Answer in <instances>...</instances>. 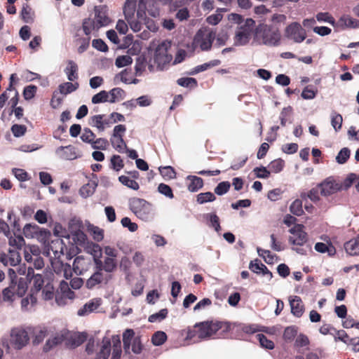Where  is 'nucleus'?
I'll list each match as a JSON object with an SVG mask.
<instances>
[{"label": "nucleus", "mask_w": 359, "mask_h": 359, "mask_svg": "<svg viewBox=\"0 0 359 359\" xmlns=\"http://www.w3.org/2000/svg\"><path fill=\"white\" fill-rule=\"evenodd\" d=\"M220 329L227 331L229 330V325L226 323L212 320L197 323L194 325V329L188 331L187 338L194 339L197 337L198 341L207 340Z\"/></svg>", "instance_id": "1"}, {"label": "nucleus", "mask_w": 359, "mask_h": 359, "mask_svg": "<svg viewBox=\"0 0 359 359\" xmlns=\"http://www.w3.org/2000/svg\"><path fill=\"white\" fill-rule=\"evenodd\" d=\"M151 46L154 50V59L155 63H156L158 68L161 70L163 69L172 59L170 53L171 42L168 40L153 41Z\"/></svg>", "instance_id": "2"}, {"label": "nucleus", "mask_w": 359, "mask_h": 359, "mask_svg": "<svg viewBox=\"0 0 359 359\" xmlns=\"http://www.w3.org/2000/svg\"><path fill=\"white\" fill-rule=\"evenodd\" d=\"M255 39L259 43L273 46L278 44L280 34L274 26L260 25L255 29Z\"/></svg>", "instance_id": "3"}, {"label": "nucleus", "mask_w": 359, "mask_h": 359, "mask_svg": "<svg viewBox=\"0 0 359 359\" xmlns=\"http://www.w3.org/2000/svg\"><path fill=\"white\" fill-rule=\"evenodd\" d=\"M130 209L141 220L151 221L155 216L152 204L144 199L133 198L129 201Z\"/></svg>", "instance_id": "4"}, {"label": "nucleus", "mask_w": 359, "mask_h": 359, "mask_svg": "<svg viewBox=\"0 0 359 359\" xmlns=\"http://www.w3.org/2000/svg\"><path fill=\"white\" fill-rule=\"evenodd\" d=\"M255 23L252 18H247L244 23L236 27L233 38L235 46H241L249 43L254 31Z\"/></svg>", "instance_id": "5"}, {"label": "nucleus", "mask_w": 359, "mask_h": 359, "mask_svg": "<svg viewBox=\"0 0 359 359\" xmlns=\"http://www.w3.org/2000/svg\"><path fill=\"white\" fill-rule=\"evenodd\" d=\"M215 36L216 32L212 29L201 28L196 32L193 43L195 47H199L202 50H209Z\"/></svg>", "instance_id": "6"}, {"label": "nucleus", "mask_w": 359, "mask_h": 359, "mask_svg": "<svg viewBox=\"0 0 359 359\" xmlns=\"http://www.w3.org/2000/svg\"><path fill=\"white\" fill-rule=\"evenodd\" d=\"M10 336L11 344L18 350L22 349L29 341V337L27 331L22 328H13L11 330Z\"/></svg>", "instance_id": "7"}, {"label": "nucleus", "mask_w": 359, "mask_h": 359, "mask_svg": "<svg viewBox=\"0 0 359 359\" xmlns=\"http://www.w3.org/2000/svg\"><path fill=\"white\" fill-rule=\"evenodd\" d=\"M322 196H328L342 189L341 183L337 182L333 177H329L318 184Z\"/></svg>", "instance_id": "8"}, {"label": "nucleus", "mask_w": 359, "mask_h": 359, "mask_svg": "<svg viewBox=\"0 0 359 359\" xmlns=\"http://www.w3.org/2000/svg\"><path fill=\"white\" fill-rule=\"evenodd\" d=\"M285 36L296 43H301L306 39V33L299 23L293 22L286 27Z\"/></svg>", "instance_id": "9"}, {"label": "nucleus", "mask_w": 359, "mask_h": 359, "mask_svg": "<svg viewBox=\"0 0 359 359\" xmlns=\"http://www.w3.org/2000/svg\"><path fill=\"white\" fill-rule=\"evenodd\" d=\"M111 278L112 276L111 274L104 273V272L101 271L100 269L99 271H95L86 280V286L88 289H93L100 285H107Z\"/></svg>", "instance_id": "10"}, {"label": "nucleus", "mask_w": 359, "mask_h": 359, "mask_svg": "<svg viewBox=\"0 0 359 359\" xmlns=\"http://www.w3.org/2000/svg\"><path fill=\"white\" fill-rule=\"evenodd\" d=\"M23 234L27 238H45L50 232L44 229H41L36 224H27L23 228Z\"/></svg>", "instance_id": "11"}, {"label": "nucleus", "mask_w": 359, "mask_h": 359, "mask_svg": "<svg viewBox=\"0 0 359 359\" xmlns=\"http://www.w3.org/2000/svg\"><path fill=\"white\" fill-rule=\"evenodd\" d=\"M359 27V20L349 15H342L337 21H335L334 28L340 30L355 29Z\"/></svg>", "instance_id": "12"}, {"label": "nucleus", "mask_w": 359, "mask_h": 359, "mask_svg": "<svg viewBox=\"0 0 359 359\" xmlns=\"http://www.w3.org/2000/svg\"><path fill=\"white\" fill-rule=\"evenodd\" d=\"M21 262V257L17 249L9 250L8 253H0V262L4 266H15Z\"/></svg>", "instance_id": "13"}, {"label": "nucleus", "mask_w": 359, "mask_h": 359, "mask_svg": "<svg viewBox=\"0 0 359 359\" xmlns=\"http://www.w3.org/2000/svg\"><path fill=\"white\" fill-rule=\"evenodd\" d=\"M91 259L83 256L76 257L73 262L72 269L77 275H82L87 271L91 266Z\"/></svg>", "instance_id": "14"}, {"label": "nucleus", "mask_w": 359, "mask_h": 359, "mask_svg": "<svg viewBox=\"0 0 359 359\" xmlns=\"http://www.w3.org/2000/svg\"><path fill=\"white\" fill-rule=\"evenodd\" d=\"M292 236L289 238V241L295 245L302 246L307 241V234L304 232L300 226H294L290 229Z\"/></svg>", "instance_id": "15"}, {"label": "nucleus", "mask_w": 359, "mask_h": 359, "mask_svg": "<svg viewBox=\"0 0 359 359\" xmlns=\"http://www.w3.org/2000/svg\"><path fill=\"white\" fill-rule=\"evenodd\" d=\"M95 16L93 19L96 22L100 29L106 27L110 23V19L107 16V9L105 6H95Z\"/></svg>", "instance_id": "16"}, {"label": "nucleus", "mask_w": 359, "mask_h": 359, "mask_svg": "<svg viewBox=\"0 0 359 359\" xmlns=\"http://www.w3.org/2000/svg\"><path fill=\"white\" fill-rule=\"evenodd\" d=\"M65 337L67 345L72 348H76L87 339L88 334L86 332H70L68 331V334H65Z\"/></svg>", "instance_id": "17"}, {"label": "nucleus", "mask_w": 359, "mask_h": 359, "mask_svg": "<svg viewBox=\"0 0 359 359\" xmlns=\"http://www.w3.org/2000/svg\"><path fill=\"white\" fill-rule=\"evenodd\" d=\"M97 345L99 346V351L95 359H108L111 350L110 339L104 337L102 342Z\"/></svg>", "instance_id": "18"}, {"label": "nucleus", "mask_w": 359, "mask_h": 359, "mask_svg": "<svg viewBox=\"0 0 359 359\" xmlns=\"http://www.w3.org/2000/svg\"><path fill=\"white\" fill-rule=\"evenodd\" d=\"M56 155L63 160H74L78 157L75 148L69 145L67 147H59L55 151Z\"/></svg>", "instance_id": "19"}, {"label": "nucleus", "mask_w": 359, "mask_h": 359, "mask_svg": "<svg viewBox=\"0 0 359 359\" xmlns=\"http://www.w3.org/2000/svg\"><path fill=\"white\" fill-rule=\"evenodd\" d=\"M289 302L291 313L297 318L301 317L304 312V306L302 299L298 296H294L290 298Z\"/></svg>", "instance_id": "20"}, {"label": "nucleus", "mask_w": 359, "mask_h": 359, "mask_svg": "<svg viewBox=\"0 0 359 359\" xmlns=\"http://www.w3.org/2000/svg\"><path fill=\"white\" fill-rule=\"evenodd\" d=\"M102 300L100 298L93 299L78 311V315L83 316L95 311L101 305Z\"/></svg>", "instance_id": "21"}, {"label": "nucleus", "mask_w": 359, "mask_h": 359, "mask_svg": "<svg viewBox=\"0 0 359 359\" xmlns=\"http://www.w3.org/2000/svg\"><path fill=\"white\" fill-rule=\"evenodd\" d=\"M96 22L93 18H86L83 21L82 28L86 35L88 36L94 32H97L100 27L96 25Z\"/></svg>", "instance_id": "22"}, {"label": "nucleus", "mask_w": 359, "mask_h": 359, "mask_svg": "<svg viewBox=\"0 0 359 359\" xmlns=\"http://www.w3.org/2000/svg\"><path fill=\"white\" fill-rule=\"evenodd\" d=\"M186 180L189 182L187 184V187L189 191L191 192L197 191L198 189L203 187V182L202 178L199 177L189 175L187 177Z\"/></svg>", "instance_id": "23"}, {"label": "nucleus", "mask_w": 359, "mask_h": 359, "mask_svg": "<svg viewBox=\"0 0 359 359\" xmlns=\"http://www.w3.org/2000/svg\"><path fill=\"white\" fill-rule=\"evenodd\" d=\"M346 252L351 256L359 255V236L351 239L344 244Z\"/></svg>", "instance_id": "24"}, {"label": "nucleus", "mask_w": 359, "mask_h": 359, "mask_svg": "<svg viewBox=\"0 0 359 359\" xmlns=\"http://www.w3.org/2000/svg\"><path fill=\"white\" fill-rule=\"evenodd\" d=\"M136 337L133 329H127L123 333V348L126 353H129L132 342Z\"/></svg>", "instance_id": "25"}, {"label": "nucleus", "mask_w": 359, "mask_h": 359, "mask_svg": "<svg viewBox=\"0 0 359 359\" xmlns=\"http://www.w3.org/2000/svg\"><path fill=\"white\" fill-rule=\"evenodd\" d=\"M97 187V183L95 181H92L81 187L79 194L82 198H86L94 194Z\"/></svg>", "instance_id": "26"}, {"label": "nucleus", "mask_w": 359, "mask_h": 359, "mask_svg": "<svg viewBox=\"0 0 359 359\" xmlns=\"http://www.w3.org/2000/svg\"><path fill=\"white\" fill-rule=\"evenodd\" d=\"M137 0H126L124 7L123 13L126 20L133 19L135 8Z\"/></svg>", "instance_id": "27"}, {"label": "nucleus", "mask_w": 359, "mask_h": 359, "mask_svg": "<svg viewBox=\"0 0 359 359\" xmlns=\"http://www.w3.org/2000/svg\"><path fill=\"white\" fill-rule=\"evenodd\" d=\"M11 285L15 294L19 297H22L26 293L27 290V282L23 278H20L19 280L15 283L12 280Z\"/></svg>", "instance_id": "28"}, {"label": "nucleus", "mask_w": 359, "mask_h": 359, "mask_svg": "<svg viewBox=\"0 0 359 359\" xmlns=\"http://www.w3.org/2000/svg\"><path fill=\"white\" fill-rule=\"evenodd\" d=\"M109 102L114 103L124 99L125 91L120 88H114L108 92Z\"/></svg>", "instance_id": "29"}, {"label": "nucleus", "mask_w": 359, "mask_h": 359, "mask_svg": "<svg viewBox=\"0 0 359 359\" xmlns=\"http://www.w3.org/2000/svg\"><path fill=\"white\" fill-rule=\"evenodd\" d=\"M77 70V65L74 61L69 60L65 69V72L66 73L69 81H73L78 78V74L76 73Z\"/></svg>", "instance_id": "30"}, {"label": "nucleus", "mask_w": 359, "mask_h": 359, "mask_svg": "<svg viewBox=\"0 0 359 359\" xmlns=\"http://www.w3.org/2000/svg\"><path fill=\"white\" fill-rule=\"evenodd\" d=\"M113 148L116 150L118 153L124 154L125 150L127 149V145L121 137H111L110 139Z\"/></svg>", "instance_id": "31"}, {"label": "nucleus", "mask_w": 359, "mask_h": 359, "mask_svg": "<svg viewBox=\"0 0 359 359\" xmlns=\"http://www.w3.org/2000/svg\"><path fill=\"white\" fill-rule=\"evenodd\" d=\"M221 61L219 60H213L208 62L203 63L201 65L196 66L194 71L191 73V74H198L199 72H204L210 68L218 66L220 65Z\"/></svg>", "instance_id": "32"}, {"label": "nucleus", "mask_w": 359, "mask_h": 359, "mask_svg": "<svg viewBox=\"0 0 359 359\" xmlns=\"http://www.w3.org/2000/svg\"><path fill=\"white\" fill-rule=\"evenodd\" d=\"M79 88L78 83L65 82L59 86V91L60 94L67 95L75 91Z\"/></svg>", "instance_id": "33"}, {"label": "nucleus", "mask_w": 359, "mask_h": 359, "mask_svg": "<svg viewBox=\"0 0 359 359\" xmlns=\"http://www.w3.org/2000/svg\"><path fill=\"white\" fill-rule=\"evenodd\" d=\"M284 166L285 161L281 158H277L272 161L268 165V168L270 172L278 173L283 170Z\"/></svg>", "instance_id": "34"}, {"label": "nucleus", "mask_w": 359, "mask_h": 359, "mask_svg": "<svg viewBox=\"0 0 359 359\" xmlns=\"http://www.w3.org/2000/svg\"><path fill=\"white\" fill-rule=\"evenodd\" d=\"M104 115L99 114L92 116L90 119L89 124L93 127H96L98 130L104 131V126H103V118Z\"/></svg>", "instance_id": "35"}, {"label": "nucleus", "mask_w": 359, "mask_h": 359, "mask_svg": "<svg viewBox=\"0 0 359 359\" xmlns=\"http://www.w3.org/2000/svg\"><path fill=\"white\" fill-rule=\"evenodd\" d=\"M118 181L124 186H126L133 190L136 191L140 188L138 183L134 180L130 179L129 177L121 175L118 177Z\"/></svg>", "instance_id": "36"}, {"label": "nucleus", "mask_w": 359, "mask_h": 359, "mask_svg": "<svg viewBox=\"0 0 359 359\" xmlns=\"http://www.w3.org/2000/svg\"><path fill=\"white\" fill-rule=\"evenodd\" d=\"M343 122L342 116L335 111L331 114V125L334 128L336 132L339 131L341 128Z\"/></svg>", "instance_id": "37"}, {"label": "nucleus", "mask_w": 359, "mask_h": 359, "mask_svg": "<svg viewBox=\"0 0 359 359\" xmlns=\"http://www.w3.org/2000/svg\"><path fill=\"white\" fill-rule=\"evenodd\" d=\"M315 250L320 253L328 252L329 255H333L335 254V248L332 246H328L327 244L324 243H317L315 245Z\"/></svg>", "instance_id": "38"}, {"label": "nucleus", "mask_w": 359, "mask_h": 359, "mask_svg": "<svg viewBox=\"0 0 359 359\" xmlns=\"http://www.w3.org/2000/svg\"><path fill=\"white\" fill-rule=\"evenodd\" d=\"M168 313V312L166 309H162L158 312L149 316L148 320L150 323L161 322L167 317Z\"/></svg>", "instance_id": "39"}, {"label": "nucleus", "mask_w": 359, "mask_h": 359, "mask_svg": "<svg viewBox=\"0 0 359 359\" xmlns=\"http://www.w3.org/2000/svg\"><path fill=\"white\" fill-rule=\"evenodd\" d=\"M256 338L259 341L262 347L269 350H272L274 348V343L272 341L268 339L264 334H257L256 335Z\"/></svg>", "instance_id": "40"}, {"label": "nucleus", "mask_w": 359, "mask_h": 359, "mask_svg": "<svg viewBox=\"0 0 359 359\" xmlns=\"http://www.w3.org/2000/svg\"><path fill=\"white\" fill-rule=\"evenodd\" d=\"M116 262L113 258L106 257L104 259V272L110 274L116 269Z\"/></svg>", "instance_id": "41"}, {"label": "nucleus", "mask_w": 359, "mask_h": 359, "mask_svg": "<svg viewBox=\"0 0 359 359\" xmlns=\"http://www.w3.org/2000/svg\"><path fill=\"white\" fill-rule=\"evenodd\" d=\"M167 339V335L164 332L158 331L156 332L152 337L151 341L155 346H161L162 345Z\"/></svg>", "instance_id": "42"}, {"label": "nucleus", "mask_w": 359, "mask_h": 359, "mask_svg": "<svg viewBox=\"0 0 359 359\" xmlns=\"http://www.w3.org/2000/svg\"><path fill=\"white\" fill-rule=\"evenodd\" d=\"M216 199L215 196L212 192L208 191L201 193L197 195V202L199 204H203L208 202H212Z\"/></svg>", "instance_id": "43"}, {"label": "nucleus", "mask_w": 359, "mask_h": 359, "mask_svg": "<svg viewBox=\"0 0 359 359\" xmlns=\"http://www.w3.org/2000/svg\"><path fill=\"white\" fill-rule=\"evenodd\" d=\"M316 20L320 22H327L334 27L335 20L334 18L327 12L318 13L316 15Z\"/></svg>", "instance_id": "44"}, {"label": "nucleus", "mask_w": 359, "mask_h": 359, "mask_svg": "<svg viewBox=\"0 0 359 359\" xmlns=\"http://www.w3.org/2000/svg\"><path fill=\"white\" fill-rule=\"evenodd\" d=\"M60 290L63 297L70 299L74 298V293L70 290L69 284L66 281L62 280L60 282Z\"/></svg>", "instance_id": "45"}, {"label": "nucleus", "mask_w": 359, "mask_h": 359, "mask_svg": "<svg viewBox=\"0 0 359 359\" xmlns=\"http://www.w3.org/2000/svg\"><path fill=\"white\" fill-rule=\"evenodd\" d=\"M177 83L182 87L192 88L197 86V81L194 78L184 77L178 79Z\"/></svg>", "instance_id": "46"}, {"label": "nucleus", "mask_w": 359, "mask_h": 359, "mask_svg": "<svg viewBox=\"0 0 359 359\" xmlns=\"http://www.w3.org/2000/svg\"><path fill=\"white\" fill-rule=\"evenodd\" d=\"M231 187L230 182L227 181L219 182L215 188L214 191L218 196L226 194Z\"/></svg>", "instance_id": "47"}, {"label": "nucleus", "mask_w": 359, "mask_h": 359, "mask_svg": "<svg viewBox=\"0 0 359 359\" xmlns=\"http://www.w3.org/2000/svg\"><path fill=\"white\" fill-rule=\"evenodd\" d=\"M113 343V351L111 359H120L122 351L121 341L118 337L117 339H115V337H114Z\"/></svg>", "instance_id": "48"}, {"label": "nucleus", "mask_w": 359, "mask_h": 359, "mask_svg": "<svg viewBox=\"0 0 359 359\" xmlns=\"http://www.w3.org/2000/svg\"><path fill=\"white\" fill-rule=\"evenodd\" d=\"M109 102V93L106 90H101L95 94L92 97V102L93 104H98L102 102Z\"/></svg>", "instance_id": "49"}, {"label": "nucleus", "mask_w": 359, "mask_h": 359, "mask_svg": "<svg viewBox=\"0 0 359 359\" xmlns=\"http://www.w3.org/2000/svg\"><path fill=\"white\" fill-rule=\"evenodd\" d=\"M350 156V150L347 147L341 149L336 156V161L339 164L345 163Z\"/></svg>", "instance_id": "50"}, {"label": "nucleus", "mask_w": 359, "mask_h": 359, "mask_svg": "<svg viewBox=\"0 0 359 359\" xmlns=\"http://www.w3.org/2000/svg\"><path fill=\"white\" fill-rule=\"evenodd\" d=\"M146 63L147 60L144 55H140L137 57L135 67L137 75H140V74L145 69Z\"/></svg>", "instance_id": "51"}, {"label": "nucleus", "mask_w": 359, "mask_h": 359, "mask_svg": "<svg viewBox=\"0 0 359 359\" xmlns=\"http://www.w3.org/2000/svg\"><path fill=\"white\" fill-rule=\"evenodd\" d=\"M292 111V108L290 106L284 107L282 109L279 116V119L280 121V124L282 126H285L286 125V122L288 118L291 116Z\"/></svg>", "instance_id": "52"}, {"label": "nucleus", "mask_w": 359, "mask_h": 359, "mask_svg": "<svg viewBox=\"0 0 359 359\" xmlns=\"http://www.w3.org/2000/svg\"><path fill=\"white\" fill-rule=\"evenodd\" d=\"M133 62V59L129 55L118 56L115 61L117 67H123Z\"/></svg>", "instance_id": "53"}, {"label": "nucleus", "mask_w": 359, "mask_h": 359, "mask_svg": "<svg viewBox=\"0 0 359 359\" xmlns=\"http://www.w3.org/2000/svg\"><path fill=\"white\" fill-rule=\"evenodd\" d=\"M290 212L297 216H300L303 213L302 202L301 200L297 199L292 202L290 207Z\"/></svg>", "instance_id": "54"}, {"label": "nucleus", "mask_w": 359, "mask_h": 359, "mask_svg": "<svg viewBox=\"0 0 359 359\" xmlns=\"http://www.w3.org/2000/svg\"><path fill=\"white\" fill-rule=\"evenodd\" d=\"M72 236L76 245H83L86 241V234L81 230L75 231Z\"/></svg>", "instance_id": "55"}, {"label": "nucleus", "mask_w": 359, "mask_h": 359, "mask_svg": "<svg viewBox=\"0 0 359 359\" xmlns=\"http://www.w3.org/2000/svg\"><path fill=\"white\" fill-rule=\"evenodd\" d=\"M253 172L256 175V177L262 179H267L270 176V170L266 167L260 166L254 168Z\"/></svg>", "instance_id": "56"}, {"label": "nucleus", "mask_w": 359, "mask_h": 359, "mask_svg": "<svg viewBox=\"0 0 359 359\" xmlns=\"http://www.w3.org/2000/svg\"><path fill=\"white\" fill-rule=\"evenodd\" d=\"M95 138V135L92 132V130L88 128H85L83 129V133L81 136V139L83 142L92 144L93 140Z\"/></svg>", "instance_id": "57"}, {"label": "nucleus", "mask_w": 359, "mask_h": 359, "mask_svg": "<svg viewBox=\"0 0 359 359\" xmlns=\"http://www.w3.org/2000/svg\"><path fill=\"white\" fill-rule=\"evenodd\" d=\"M159 171L163 177L168 179H173L176 175L175 170L171 166L160 167Z\"/></svg>", "instance_id": "58"}, {"label": "nucleus", "mask_w": 359, "mask_h": 359, "mask_svg": "<svg viewBox=\"0 0 359 359\" xmlns=\"http://www.w3.org/2000/svg\"><path fill=\"white\" fill-rule=\"evenodd\" d=\"M317 93V90L315 88H312L310 86L305 87L302 93V97L304 100H312L313 99Z\"/></svg>", "instance_id": "59"}, {"label": "nucleus", "mask_w": 359, "mask_h": 359, "mask_svg": "<svg viewBox=\"0 0 359 359\" xmlns=\"http://www.w3.org/2000/svg\"><path fill=\"white\" fill-rule=\"evenodd\" d=\"M111 164L112 168L116 171H119L124 166L123 161L121 157L118 155L112 156L111 158Z\"/></svg>", "instance_id": "60"}, {"label": "nucleus", "mask_w": 359, "mask_h": 359, "mask_svg": "<svg viewBox=\"0 0 359 359\" xmlns=\"http://www.w3.org/2000/svg\"><path fill=\"white\" fill-rule=\"evenodd\" d=\"M262 267H264V264L261 262L258 259H255L250 262L249 269L257 274H260L262 271Z\"/></svg>", "instance_id": "61"}, {"label": "nucleus", "mask_w": 359, "mask_h": 359, "mask_svg": "<svg viewBox=\"0 0 359 359\" xmlns=\"http://www.w3.org/2000/svg\"><path fill=\"white\" fill-rule=\"evenodd\" d=\"M158 191L168 198H172L174 197L172 190L168 184L161 183L158 187Z\"/></svg>", "instance_id": "62"}, {"label": "nucleus", "mask_w": 359, "mask_h": 359, "mask_svg": "<svg viewBox=\"0 0 359 359\" xmlns=\"http://www.w3.org/2000/svg\"><path fill=\"white\" fill-rule=\"evenodd\" d=\"M108 146V141L104 138H98L93 140L91 147L94 149L105 150Z\"/></svg>", "instance_id": "63"}, {"label": "nucleus", "mask_w": 359, "mask_h": 359, "mask_svg": "<svg viewBox=\"0 0 359 359\" xmlns=\"http://www.w3.org/2000/svg\"><path fill=\"white\" fill-rule=\"evenodd\" d=\"M11 131L15 137H20L25 134L27 127L24 125L14 124L11 127Z\"/></svg>", "instance_id": "64"}]
</instances>
